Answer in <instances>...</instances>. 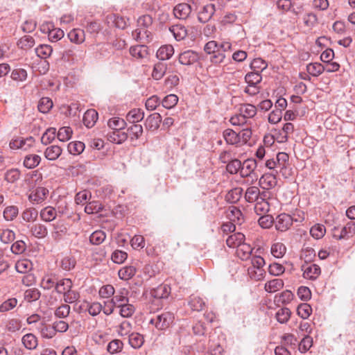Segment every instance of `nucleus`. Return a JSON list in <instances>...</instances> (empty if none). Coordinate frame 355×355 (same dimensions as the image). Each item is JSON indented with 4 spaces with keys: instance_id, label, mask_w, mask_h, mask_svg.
<instances>
[{
    "instance_id": "nucleus-1",
    "label": "nucleus",
    "mask_w": 355,
    "mask_h": 355,
    "mask_svg": "<svg viewBox=\"0 0 355 355\" xmlns=\"http://www.w3.org/2000/svg\"><path fill=\"white\" fill-rule=\"evenodd\" d=\"M232 45L228 42H224L220 44L214 40L209 41L205 45L204 51L207 54H213L211 57V62L220 64L224 62L226 56L230 57Z\"/></svg>"
},
{
    "instance_id": "nucleus-2",
    "label": "nucleus",
    "mask_w": 355,
    "mask_h": 355,
    "mask_svg": "<svg viewBox=\"0 0 355 355\" xmlns=\"http://www.w3.org/2000/svg\"><path fill=\"white\" fill-rule=\"evenodd\" d=\"M174 320V315L171 312H164L151 318L150 323L154 324L159 330H164L170 327Z\"/></svg>"
},
{
    "instance_id": "nucleus-3",
    "label": "nucleus",
    "mask_w": 355,
    "mask_h": 355,
    "mask_svg": "<svg viewBox=\"0 0 355 355\" xmlns=\"http://www.w3.org/2000/svg\"><path fill=\"white\" fill-rule=\"evenodd\" d=\"M85 51L76 46H71L64 50L62 53V58L71 63H78L84 60Z\"/></svg>"
},
{
    "instance_id": "nucleus-4",
    "label": "nucleus",
    "mask_w": 355,
    "mask_h": 355,
    "mask_svg": "<svg viewBox=\"0 0 355 355\" xmlns=\"http://www.w3.org/2000/svg\"><path fill=\"white\" fill-rule=\"evenodd\" d=\"M293 221L294 219L291 215L285 213L281 214L276 218L275 222V228L278 231L285 232L291 227ZM295 221H297V220L295 219Z\"/></svg>"
},
{
    "instance_id": "nucleus-5",
    "label": "nucleus",
    "mask_w": 355,
    "mask_h": 355,
    "mask_svg": "<svg viewBox=\"0 0 355 355\" xmlns=\"http://www.w3.org/2000/svg\"><path fill=\"white\" fill-rule=\"evenodd\" d=\"M216 12L215 5L209 3L203 6L198 12V19L202 23L207 22Z\"/></svg>"
},
{
    "instance_id": "nucleus-6",
    "label": "nucleus",
    "mask_w": 355,
    "mask_h": 355,
    "mask_svg": "<svg viewBox=\"0 0 355 355\" xmlns=\"http://www.w3.org/2000/svg\"><path fill=\"white\" fill-rule=\"evenodd\" d=\"M257 167V162L254 159H248L241 164L240 175L243 178L255 174V169Z\"/></svg>"
},
{
    "instance_id": "nucleus-7",
    "label": "nucleus",
    "mask_w": 355,
    "mask_h": 355,
    "mask_svg": "<svg viewBox=\"0 0 355 355\" xmlns=\"http://www.w3.org/2000/svg\"><path fill=\"white\" fill-rule=\"evenodd\" d=\"M199 58L198 53L191 50L185 51L179 55V62L184 65L193 64L196 62Z\"/></svg>"
},
{
    "instance_id": "nucleus-8",
    "label": "nucleus",
    "mask_w": 355,
    "mask_h": 355,
    "mask_svg": "<svg viewBox=\"0 0 355 355\" xmlns=\"http://www.w3.org/2000/svg\"><path fill=\"white\" fill-rule=\"evenodd\" d=\"M171 291V288L168 284H162L151 290L150 295L154 298L164 299L169 296Z\"/></svg>"
},
{
    "instance_id": "nucleus-9",
    "label": "nucleus",
    "mask_w": 355,
    "mask_h": 355,
    "mask_svg": "<svg viewBox=\"0 0 355 355\" xmlns=\"http://www.w3.org/2000/svg\"><path fill=\"white\" fill-rule=\"evenodd\" d=\"M191 6L185 3L178 4L173 9L175 17L180 19H186L191 14Z\"/></svg>"
},
{
    "instance_id": "nucleus-10",
    "label": "nucleus",
    "mask_w": 355,
    "mask_h": 355,
    "mask_svg": "<svg viewBox=\"0 0 355 355\" xmlns=\"http://www.w3.org/2000/svg\"><path fill=\"white\" fill-rule=\"evenodd\" d=\"M49 193L47 189L44 187H37L34 191L28 196V200L36 204L41 203L45 199L46 195Z\"/></svg>"
},
{
    "instance_id": "nucleus-11",
    "label": "nucleus",
    "mask_w": 355,
    "mask_h": 355,
    "mask_svg": "<svg viewBox=\"0 0 355 355\" xmlns=\"http://www.w3.org/2000/svg\"><path fill=\"white\" fill-rule=\"evenodd\" d=\"M355 234V222L349 221L342 227L339 235L336 236L339 240L348 239Z\"/></svg>"
},
{
    "instance_id": "nucleus-12",
    "label": "nucleus",
    "mask_w": 355,
    "mask_h": 355,
    "mask_svg": "<svg viewBox=\"0 0 355 355\" xmlns=\"http://www.w3.org/2000/svg\"><path fill=\"white\" fill-rule=\"evenodd\" d=\"M106 137L109 141L120 144L128 139V134L121 130H112L108 132Z\"/></svg>"
},
{
    "instance_id": "nucleus-13",
    "label": "nucleus",
    "mask_w": 355,
    "mask_h": 355,
    "mask_svg": "<svg viewBox=\"0 0 355 355\" xmlns=\"http://www.w3.org/2000/svg\"><path fill=\"white\" fill-rule=\"evenodd\" d=\"M30 231L33 236L37 239H43L46 236L48 230L46 227L41 223H35L29 226Z\"/></svg>"
},
{
    "instance_id": "nucleus-14",
    "label": "nucleus",
    "mask_w": 355,
    "mask_h": 355,
    "mask_svg": "<svg viewBox=\"0 0 355 355\" xmlns=\"http://www.w3.org/2000/svg\"><path fill=\"white\" fill-rule=\"evenodd\" d=\"M98 120V112L90 109L87 110L83 116V123L85 125L89 128H92Z\"/></svg>"
},
{
    "instance_id": "nucleus-15",
    "label": "nucleus",
    "mask_w": 355,
    "mask_h": 355,
    "mask_svg": "<svg viewBox=\"0 0 355 355\" xmlns=\"http://www.w3.org/2000/svg\"><path fill=\"white\" fill-rule=\"evenodd\" d=\"M245 241V236L241 232L231 234L226 239V243L230 248H238Z\"/></svg>"
},
{
    "instance_id": "nucleus-16",
    "label": "nucleus",
    "mask_w": 355,
    "mask_h": 355,
    "mask_svg": "<svg viewBox=\"0 0 355 355\" xmlns=\"http://www.w3.org/2000/svg\"><path fill=\"white\" fill-rule=\"evenodd\" d=\"M162 121V116L159 113L155 112L150 116L146 120V127L149 130H156L159 127V124Z\"/></svg>"
},
{
    "instance_id": "nucleus-17",
    "label": "nucleus",
    "mask_w": 355,
    "mask_h": 355,
    "mask_svg": "<svg viewBox=\"0 0 355 355\" xmlns=\"http://www.w3.org/2000/svg\"><path fill=\"white\" fill-rule=\"evenodd\" d=\"M259 183L263 189H269L277 184V179L275 175L266 173L261 177Z\"/></svg>"
},
{
    "instance_id": "nucleus-18",
    "label": "nucleus",
    "mask_w": 355,
    "mask_h": 355,
    "mask_svg": "<svg viewBox=\"0 0 355 355\" xmlns=\"http://www.w3.org/2000/svg\"><path fill=\"white\" fill-rule=\"evenodd\" d=\"M68 37L71 42L82 44L85 40V31L80 28H73L68 33Z\"/></svg>"
},
{
    "instance_id": "nucleus-19",
    "label": "nucleus",
    "mask_w": 355,
    "mask_h": 355,
    "mask_svg": "<svg viewBox=\"0 0 355 355\" xmlns=\"http://www.w3.org/2000/svg\"><path fill=\"white\" fill-rule=\"evenodd\" d=\"M144 112L141 109H132L126 115V121L130 123H137L144 119Z\"/></svg>"
},
{
    "instance_id": "nucleus-20",
    "label": "nucleus",
    "mask_w": 355,
    "mask_h": 355,
    "mask_svg": "<svg viewBox=\"0 0 355 355\" xmlns=\"http://www.w3.org/2000/svg\"><path fill=\"white\" fill-rule=\"evenodd\" d=\"M169 30L177 41L184 40L187 35V30L185 26L182 24L173 25Z\"/></svg>"
},
{
    "instance_id": "nucleus-21",
    "label": "nucleus",
    "mask_w": 355,
    "mask_h": 355,
    "mask_svg": "<svg viewBox=\"0 0 355 355\" xmlns=\"http://www.w3.org/2000/svg\"><path fill=\"white\" fill-rule=\"evenodd\" d=\"M252 248L244 241L236 248V254L241 260H247L250 257Z\"/></svg>"
},
{
    "instance_id": "nucleus-22",
    "label": "nucleus",
    "mask_w": 355,
    "mask_h": 355,
    "mask_svg": "<svg viewBox=\"0 0 355 355\" xmlns=\"http://www.w3.org/2000/svg\"><path fill=\"white\" fill-rule=\"evenodd\" d=\"M174 53L173 47L171 45H164L157 51V58L160 60H166L171 58Z\"/></svg>"
},
{
    "instance_id": "nucleus-23",
    "label": "nucleus",
    "mask_w": 355,
    "mask_h": 355,
    "mask_svg": "<svg viewBox=\"0 0 355 355\" xmlns=\"http://www.w3.org/2000/svg\"><path fill=\"white\" fill-rule=\"evenodd\" d=\"M21 342L24 346L30 350L35 349L38 345L37 338L33 334H25L21 338Z\"/></svg>"
},
{
    "instance_id": "nucleus-24",
    "label": "nucleus",
    "mask_w": 355,
    "mask_h": 355,
    "mask_svg": "<svg viewBox=\"0 0 355 355\" xmlns=\"http://www.w3.org/2000/svg\"><path fill=\"white\" fill-rule=\"evenodd\" d=\"M243 189L241 187H236L227 192L225 195V200L231 204L236 203L242 196Z\"/></svg>"
},
{
    "instance_id": "nucleus-25",
    "label": "nucleus",
    "mask_w": 355,
    "mask_h": 355,
    "mask_svg": "<svg viewBox=\"0 0 355 355\" xmlns=\"http://www.w3.org/2000/svg\"><path fill=\"white\" fill-rule=\"evenodd\" d=\"M72 282L70 279H62L56 282L55 291L60 294H65L71 290Z\"/></svg>"
},
{
    "instance_id": "nucleus-26",
    "label": "nucleus",
    "mask_w": 355,
    "mask_h": 355,
    "mask_svg": "<svg viewBox=\"0 0 355 355\" xmlns=\"http://www.w3.org/2000/svg\"><path fill=\"white\" fill-rule=\"evenodd\" d=\"M320 274V268L316 264L307 266L304 269V277L310 279H315Z\"/></svg>"
},
{
    "instance_id": "nucleus-27",
    "label": "nucleus",
    "mask_w": 355,
    "mask_h": 355,
    "mask_svg": "<svg viewBox=\"0 0 355 355\" xmlns=\"http://www.w3.org/2000/svg\"><path fill=\"white\" fill-rule=\"evenodd\" d=\"M223 136L227 144L237 145L239 144L238 133L232 129L225 130Z\"/></svg>"
},
{
    "instance_id": "nucleus-28",
    "label": "nucleus",
    "mask_w": 355,
    "mask_h": 355,
    "mask_svg": "<svg viewBox=\"0 0 355 355\" xmlns=\"http://www.w3.org/2000/svg\"><path fill=\"white\" fill-rule=\"evenodd\" d=\"M239 112L245 119L252 118L257 114V107L252 104H243L241 105Z\"/></svg>"
},
{
    "instance_id": "nucleus-29",
    "label": "nucleus",
    "mask_w": 355,
    "mask_h": 355,
    "mask_svg": "<svg viewBox=\"0 0 355 355\" xmlns=\"http://www.w3.org/2000/svg\"><path fill=\"white\" fill-rule=\"evenodd\" d=\"M107 125L112 130H122L126 127L127 123L121 118L113 117L108 121Z\"/></svg>"
},
{
    "instance_id": "nucleus-30",
    "label": "nucleus",
    "mask_w": 355,
    "mask_h": 355,
    "mask_svg": "<svg viewBox=\"0 0 355 355\" xmlns=\"http://www.w3.org/2000/svg\"><path fill=\"white\" fill-rule=\"evenodd\" d=\"M130 53L135 58H143L148 54V48L145 45H137L131 46Z\"/></svg>"
},
{
    "instance_id": "nucleus-31",
    "label": "nucleus",
    "mask_w": 355,
    "mask_h": 355,
    "mask_svg": "<svg viewBox=\"0 0 355 355\" xmlns=\"http://www.w3.org/2000/svg\"><path fill=\"white\" fill-rule=\"evenodd\" d=\"M284 286V282L280 279H274L272 280L268 281L265 284V290L268 293H275Z\"/></svg>"
},
{
    "instance_id": "nucleus-32",
    "label": "nucleus",
    "mask_w": 355,
    "mask_h": 355,
    "mask_svg": "<svg viewBox=\"0 0 355 355\" xmlns=\"http://www.w3.org/2000/svg\"><path fill=\"white\" fill-rule=\"evenodd\" d=\"M325 70V67L320 63H310L306 66V71L309 75L317 77L322 74Z\"/></svg>"
},
{
    "instance_id": "nucleus-33",
    "label": "nucleus",
    "mask_w": 355,
    "mask_h": 355,
    "mask_svg": "<svg viewBox=\"0 0 355 355\" xmlns=\"http://www.w3.org/2000/svg\"><path fill=\"white\" fill-rule=\"evenodd\" d=\"M61 153V148L55 145L48 147L44 152V155L49 160H55L60 157Z\"/></svg>"
},
{
    "instance_id": "nucleus-34",
    "label": "nucleus",
    "mask_w": 355,
    "mask_h": 355,
    "mask_svg": "<svg viewBox=\"0 0 355 355\" xmlns=\"http://www.w3.org/2000/svg\"><path fill=\"white\" fill-rule=\"evenodd\" d=\"M136 268L132 266H125L119 270L118 275L120 279L128 280L131 279L136 273Z\"/></svg>"
},
{
    "instance_id": "nucleus-35",
    "label": "nucleus",
    "mask_w": 355,
    "mask_h": 355,
    "mask_svg": "<svg viewBox=\"0 0 355 355\" xmlns=\"http://www.w3.org/2000/svg\"><path fill=\"white\" fill-rule=\"evenodd\" d=\"M53 52V48L48 44H40L35 49L37 55L42 59H46L51 56Z\"/></svg>"
},
{
    "instance_id": "nucleus-36",
    "label": "nucleus",
    "mask_w": 355,
    "mask_h": 355,
    "mask_svg": "<svg viewBox=\"0 0 355 355\" xmlns=\"http://www.w3.org/2000/svg\"><path fill=\"white\" fill-rule=\"evenodd\" d=\"M56 210L52 207H46L41 210L40 217L46 222H51L56 218Z\"/></svg>"
},
{
    "instance_id": "nucleus-37",
    "label": "nucleus",
    "mask_w": 355,
    "mask_h": 355,
    "mask_svg": "<svg viewBox=\"0 0 355 355\" xmlns=\"http://www.w3.org/2000/svg\"><path fill=\"white\" fill-rule=\"evenodd\" d=\"M41 161V157L37 155H28L24 157V166L27 168H34L37 166Z\"/></svg>"
},
{
    "instance_id": "nucleus-38",
    "label": "nucleus",
    "mask_w": 355,
    "mask_h": 355,
    "mask_svg": "<svg viewBox=\"0 0 355 355\" xmlns=\"http://www.w3.org/2000/svg\"><path fill=\"white\" fill-rule=\"evenodd\" d=\"M166 64L164 62H159L154 66L152 76L155 80H160L166 73Z\"/></svg>"
},
{
    "instance_id": "nucleus-39",
    "label": "nucleus",
    "mask_w": 355,
    "mask_h": 355,
    "mask_svg": "<svg viewBox=\"0 0 355 355\" xmlns=\"http://www.w3.org/2000/svg\"><path fill=\"white\" fill-rule=\"evenodd\" d=\"M205 304V303L201 297L194 295L190 297L189 305L193 311H202Z\"/></svg>"
},
{
    "instance_id": "nucleus-40",
    "label": "nucleus",
    "mask_w": 355,
    "mask_h": 355,
    "mask_svg": "<svg viewBox=\"0 0 355 355\" xmlns=\"http://www.w3.org/2000/svg\"><path fill=\"white\" fill-rule=\"evenodd\" d=\"M259 189L257 187H250L248 188L245 193V198L248 202H254L259 200Z\"/></svg>"
},
{
    "instance_id": "nucleus-41",
    "label": "nucleus",
    "mask_w": 355,
    "mask_h": 355,
    "mask_svg": "<svg viewBox=\"0 0 355 355\" xmlns=\"http://www.w3.org/2000/svg\"><path fill=\"white\" fill-rule=\"evenodd\" d=\"M144 342L143 336L139 333H132L129 336V343L135 349L141 347Z\"/></svg>"
},
{
    "instance_id": "nucleus-42",
    "label": "nucleus",
    "mask_w": 355,
    "mask_h": 355,
    "mask_svg": "<svg viewBox=\"0 0 355 355\" xmlns=\"http://www.w3.org/2000/svg\"><path fill=\"white\" fill-rule=\"evenodd\" d=\"M286 251V248L282 243H275L271 247V254L276 258H282Z\"/></svg>"
},
{
    "instance_id": "nucleus-43",
    "label": "nucleus",
    "mask_w": 355,
    "mask_h": 355,
    "mask_svg": "<svg viewBox=\"0 0 355 355\" xmlns=\"http://www.w3.org/2000/svg\"><path fill=\"white\" fill-rule=\"evenodd\" d=\"M326 232V228L323 225L315 224L310 230L311 235L315 239L322 238Z\"/></svg>"
},
{
    "instance_id": "nucleus-44",
    "label": "nucleus",
    "mask_w": 355,
    "mask_h": 355,
    "mask_svg": "<svg viewBox=\"0 0 355 355\" xmlns=\"http://www.w3.org/2000/svg\"><path fill=\"white\" fill-rule=\"evenodd\" d=\"M21 176V172L17 168H11L8 170L6 173L4 178L9 183L16 182Z\"/></svg>"
},
{
    "instance_id": "nucleus-45",
    "label": "nucleus",
    "mask_w": 355,
    "mask_h": 355,
    "mask_svg": "<svg viewBox=\"0 0 355 355\" xmlns=\"http://www.w3.org/2000/svg\"><path fill=\"white\" fill-rule=\"evenodd\" d=\"M106 238L105 233L101 230L94 232L89 236V241L93 245H100Z\"/></svg>"
},
{
    "instance_id": "nucleus-46",
    "label": "nucleus",
    "mask_w": 355,
    "mask_h": 355,
    "mask_svg": "<svg viewBox=\"0 0 355 355\" xmlns=\"http://www.w3.org/2000/svg\"><path fill=\"white\" fill-rule=\"evenodd\" d=\"M34 45L35 40L30 35H25L17 42V46L22 49H29Z\"/></svg>"
},
{
    "instance_id": "nucleus-47",
    "label": "nucleus",
    "mask_w": 355,
    "mask_h": 355,
    "mask_svg": "<svg viewBox=\"0 0 355 355\" xmlns=\"http://www.w3.org/2000/svg\"><path fill=\"white\" fill-rule=\"evenodd\" d=\"M40 296V291L35 288L27 289L24 293V299L28 302L37 301Z\"/></svg>"
},
{
    "instance_id": "nucleus-48",
    "label": "nucleus",
    "mask_w": 355,
    "mask_h": 355,
    "mask_svg": "<svg viewBox=\"0 0 355 355\" xmlns=\"http://www.w3.org/2000/svg\"><path fill=\"white\" fill-rule=\"evenodd\" d=\"M73 131L69 126L62 127L59 129L57 137L60 141H67L71 137Z\"/></svg>"
},
{
    "instance_id": "nucleus-49",
    "label": "nucleus",
    "mask_w": 355,
    "mask_h": 355,
    "mask_svg": "<svg viewBox=\"0 0 355 355\" xmlns=\"http://www.w3.org/2000/svg\"><path fill=\"white\" fill-rule=\"evenodd\" d=\"M119 307L120 308V315L123 318H130L135 311L134 306L128 303L119 304Z\"/></svg>"
},
{
    "instance_id": "nucleus-50",
    "label": "nucleus",
    "mask_w": 355,
    "mask_h": 355,
    "mask_svg": "<svg viewBox=\"0 0 355 355\" xmlns=\"http://www.w3.org/2000/svg\"><path fill=\"white\" fill-rule=\"evenodd\" d=\"M293 294L291 291L286 290L279 295H276L275 297V302L282 304H288L293 298Z\"/></svg>"
},
{
    "instance_id": "nucleus-51",
    "label": "nucleus",
    "mask_w": 355,
    "mask_h": 355,
    "mask_svg": "<svg viewBox=\"0 0 355 355\" xmlns=\"http://www.w3.org/2000/svg\"><path fill=\"white\" fill-rule=\"evenodd\" d=\"M178 102V97L175 94H168L162 101V106L166 109L174 107Z\"/></svg>"
},
{
    "instance_id": "nucleus-52",
    "label": "nucleus",
    "mask_w": 355,
    "mask_h": 355,
    "mask_svg": "<svg viewBox=\"0 0 355 355\" xmlns=\"http://www.w3.org/2000/svg\"><path fill=\"white\" fill-rule=\"evenodd\" d=\"M297 312L300 317L303 319H306L310 316L312 312V308L309 304L302 303L297 306Z\"/></svg>"
},
{
    "instance_id": "nucleus-53",
    "label": "nucleus",
    "mask_w": 355,
    "mask_h": 355,
    "mask_svg": "<svg viewBox=\"0 0 355 355\" xmlns=\"http://www.w3.org/2000/svg\"><path fill=\"white\" fill-rule=\"evenodd\" d=\"M262 76L260 73L252 71L245 76V80L248 84L258 85L261 82Z\"/></svg>"
},
{
    "instance_id": "nucleus-54",
    "label": "nucleus",
    "mask_w": 355,
    "mask_h": 355,
    "mask_svg": "<svg viewBox=\"0 0 355 355\" xmlns=\"http://www.w3.org/2000/svg\"><path fill=\"white\" fill-rule=\"evenodd\" d=\"M69 153L73 155H79L85 149V144L81 141L71 142L67 146Z\"/></svg>"
},
{
    "instance_id": "nucleus-55",
    "label": "nucleus",
    "mask_w": 355,
    "mask_h": 355,
    "mask_svg": "<svg viewBox=\"0 0 355 355\" xmlns=\"http://www.w3.org/2000/svg\"><path fill=\"white\" fill-rule=\"evenodd\" d=\"M55 135L56 129L54 128H49L42 135L41 138V142L44 145H47L55 139Z\"/></svg>"
},
{
    "instance_id": "nucleus-56",
    "label": "nucleus",
    "mask_w": 355,
    "mask_h": 355,
    "mask_svg": "<svg viewBox=\"0 0 355 355\" xmlns=\"http://www.w3.org/2000/svg\"><path fill=\"white\" fill-rule=\"evenodd\" d=\"M70 306L67 304H61L54 311L55 317L58 318H66L70 313Z\"/></svg>"
},
{
    "instance_id": "nucleus-57",
    "label": "nucleus",
    "mask_w": 355,
    "mask_h": 355,
    "mask_svg": "<svg viewBox=\"0 0 355 355\" xmlns=\"http://www.w3.org/2000/svg\"><path fill=\"white\" fill-rule=\"evenodd\" d=\"M291 312L289 309H288V308L280 309L276 313L277 320L282 324H284L289 320V318L291 317Z\"/></svg>"
},
{
    "instance_id": "nucleus-58",
    "label": "nucleus",
    "mask_w": 355,
    "mask_h": 355,
    "mask_svg": "<svg viewBox=\"0 0 355 355\" xmlns=\"http://www.w3.org/2000/svg\"><path fill=\"white\" fill-rule=\"evenodd\" d=\"M241 168V162L238 159H234L230 161L226 166L227 171L231 174H236L238 172L240 173Z\"/></svg>"
},
{
    "instance_id": "nucleus-59",
    "label": "nucleus",
    "mask_w": 355,
    "mask_h": 355,
    "mask_svg": "<svg viewBox=\"0 0 355 355\" xmlns=\"http://www.w3.org/2000/svg\"><path fill=\"white\" fill-rule=\"evenodd\" d=\"M267 63L261 58L254 59L250 64L251 69H252L253 71L260 73L263 70L267 68Z\"/></svg>"
},
{
    "instance_id": "nucleus-60",
    "label": "nucleus",
    "mask_w": 355,
    "mask_h": 355,
    "mask_svg": "<svg viewBox=\"0 0 355 355\" xmlns=\"http://www.w3.org/2000/svg\"><path fill=\"white\" fill-rule=\"evenodd\" d=\"M37 107L40 112L47 113L53 107V102L49 98L43 97L40 100Z\"/></svg>"
},
{
    "instance_id": "nucleus-61",
    "label": "nucleus",
    "mask_w": 355,
    "mask_h": 355,
    "mask_svg": "<svg viewBox=\"0 0 355 355\" xmlns=\"http://www.w3.org/2000/svg\"><path fill=\"white\" fill-rule=\"evenodd\" d=\"M17 304L15 297L9 298L0 304V312L4 313L13 309Z\"/></svg>"
},
{
    "instance_id": "nucleus-62",
    "label": "nucleus",
    "mask_w": 355,
    "mask_h": 355,
    "mask_svg": "<svg viewBox=\"0 0 355 355\" xmlns=\"http://www.w3.org/2000/svg\"><path fill=\"white\" fill-rule=\"evenodd\" d=\"M102 209L103 207L98 201L90 202L85 207V211L88 214L98 213Z\"/></svg>"
},
{
    "instance_id": "nucleus-63",
    "label": "nucleus",
    "mask_w": 355,
    "mask_h": 355,
    "mask_svg": "<svg viewBox=\"0 0 355 355\" xmlns=\"http://www.w3.org/2000/svg\"><path fill=\"white\" fill-rule=\"evenodd\" d=\"M15 238V233L8 229L2 230L0 232V239L4 243H10L14 241Z\"/></svg>"
},
{
    "instance_id": "nucleus-64",
    "label": "nucleus",
    "mask_w": 355,
    "mask_h": 355,
    "mask_svg": "<svg viewBox=\"0 0 355 355\" xmlns=\"http://www.w3.org/2000/svg\"><path fill=\"white\" fill-rule=\"evenodd\" d=\"M18 211L16 206L7 207L3 211V217L6 220H12L17 216Z\"/></svg>"
}]
</instances>
